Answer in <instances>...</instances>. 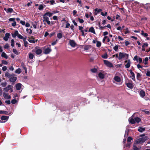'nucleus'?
Here are the masks:
<instances>
[{
  "label": "nucleus",
  "mask_w": 150,
  "mask_h": 150,
  "mask_svg": "<svg viewBox=\"0 0 150 150\" xmlns=\"http://www.w3.org/2000/svg\"><path fill=\"white\" fill-rule=\"evenodd\" d=\"M28 41H29V42L31 43H35V42L34 39H28Z\"/></svg>",
  "instance_id": "54"
},
{
  "label": "nucleus",
  "mask_w": 150,
  "mask_h": 150,
  "mask_svg": "<svg viewBox=\"0 0 150 150\" xmlns=\"http://www.w3.org/2000/svg\"><path fill=\"white\" fill-rule=\"evenodd\" d=\"M133 149L134 150H140L136 146L134 145L133 146Z\"/></svg>",
  "instance_id": "64"
},
{
  "label": "nucleus",
  "mask_w": 150,
  "mask_h": 150,
  "mask_svg": "<svg viewBox=\"0 0 150 150\" xmlns=\"http://www.w3.org/2000/svg\"><path fill=\"white\" fill-rule=\"evenodd\" d=\"M17 79V78L13 75H12L10 77V81L12 82H14L16 81Z\"/></svg>",
  "instance_id": "9"
},
{
  "label": "nucleus",
  "mask_w": 150,
  "mask_h": 150,
  "mask_svg": "<svg viewBox=\"0 0 150 150\" xmlns=\"http://www.w3.org/2000/svg\"><path fill=\"white\" fill-rule=\"evenodd\" d=\"M14 41L13 39H12L11 41V45L12 47L14 46Z\"/></svg>",
  "instance_id": "51"
},
{
  "label": "nucleus",
  "mask_w": 150,
  "mask_h": 150,
  "mask_svg": "<svg viewBox=\"0 0 150 150\" xmlns=\"http://www.w3.org/2000/svg\"><path fill=\"white\" fill-rule=\"evenodd\" d=\"M46 16H49V17H51L52 15H53V13H50V12H46L44 14Z\"/></svg>",
  "instance_id": "31"
},
{
  "label": "nucleus",
  "mask_w": 150,
  "mask_h": 150,
  "mask_svg": "<svg viewBox=\"0 0 150 150\" xmlns=\"http://www.w3.org/2000/svg\"><path fill=\"white\" fill-rule=\"evenodd\" d=\"M147 139L146 137H142L136 140L135 143L136 144H141L144 142Z\"/></svg>",
  "instance_id": "1"
},
{
  "label": "nucleus",
  "mask_w": 150,
  "mask_h": 150,
  "mask_svg": "<svg viewBox=\"0 0 150 150\" xmlns=\"http://www.w3.org/2000/svg\"><path fill=\"white\" fill-rule=\"evenodd\" d=\"M128 130L127 129H126L125 132L124 137H127L128 135Z\"/></svg>",
  "instance_id": "48"
},
{
  "label": "nucleus",
  "mask_w": 150,
  "mask_h": 150,
  "mask_svg": "<svg viewBox=\"0 0 150 150\" xmlns=\"http://www.w3.org/2000/svg\"><path fill=\"white\" fill-rule=\"evenodd\" d=\"M10 36V34L9 33H6L5 34V36L3 38V39L6 41H7Z\"/></svg>",
  "instance_id": "8"
},
{
  "label": "nucleus",
  "mask_w": 150,
  "mask_h": 150,
  "mask_svg": "<svg viewBox=\"0 0 150 150\" xmlns=\"http://www.w3.org/2000/svg\"><path fill=\"white\" fill-rule=\"evenodd\" d=\"M144 8L146 10L150 11V4H147L144 6Z\"/></svg>",
  "instance_id": "20"
},
{
  "label": "nucleus",
  "mask_w": 150,
  "mask_h": 150,
  "mask_svg": "<svg viewBox=\"0 0 150 150\" xmlns=\"http://www.w3.org/2000/svg\"><path fill=\"white\" fill-rule=\"evenodd\" d=\"M91 47V46L90 45H87L85 46L84 47V49L86 51L88 50Z\"/></svg>",
  "instance_id": "32"
},
{
  "label": "nucleus",
  "mask_w": 150,
  "mask_h": 150,
  "mask_svg": "<svg viewBox=\"0 0 150 150\" xmlns=\"http://www.w3.org/2000/svg\"><path fill=\"white\" fill-rule=\"evenodd\" d=\"M139 93L140 96L142 98H143L145 96V92L143 90H141L139 92Z\"/></svg>",
  "instance_id": "14"
},
{
  "label": "nucleus",
  "mask_w": 150,
  "mask_h": 150,
  "mask_svg": "<svg viewBox=\"0 0 150 150\" xmlns=\"http://www.w3.org/2000/svg\"><path fill=\"white\" fill-rule=\"evenodd\" d=\"M45 48L44 49V53L45 54H49L51 51V50L50 47L46 48V46L45 47Z\"/></svg>",
  "instance_id": "5"
},
{
  "label": "nucleus",
  "mask_w": 150,
  "mask_h": 150,
  "mask_svg": "<svg viewBox=\"0 0 150 150\" xmlns=\"http://www.w3.org/2000/svg\"><path fill=\"white\" fill-rule=\"evenodd\" d=\"M126 31H125V34H127V33H129V31L128 30V28H125Z\"/></svg>",
  "instance_id": "60"
},
{
  "label": "nucleus",
  "mask_w": 150,
  "mask_h": 150,
  "mask_svg": "<svg viewBox=\"0 0 150 150\" xmlns=\"http://www.w3.org/2000/svg\"><path fill=\"white\" fill-rule=\"evenodd\" d=\"M141 34L142 36L145 38L146 37L148 36V34L146 33H144V31L142 30L141 31Z\"/></svg>",
  "instance_id": "29"
},
{
  "label": "nucleus",
  "mask_w": 150,
  "mask_h": 150,
  "mask_svg": "<svg viewBox=\"0 0 150 150\" xmlns=\"http://www.w3.org/2000/svg\"><path fill=\"white\" fill-rule=\"evenodd\" d=\"M11 75H12L10 74L9 73L7 72H6L5 74V76L9 78H10Z\"/></svg>",
  "instance_id": "44"
},
{
  "label": "nucleus",
  "mask_w": 150,
  "mask_h": 150,
  "mask_svg": "<svg viewBox=\"0 0 150 150\" xmlns=\"http://www.w3.org/2000/svg\"><path fill=\"white\" fill-rule=\"evenodd\" d=\"M91 71L92 72H93V73H96L97 71V70L96 69V68H93V69H91Z\"/></svg>",
  "instance_id": "57"
},
{
  "label": "nucleus",
  "mask_w": 150,
  "mask_h": 150,
  "mask_svg": "<svg viewBox=\"0 0 150 150\" xmlns=\"http://www.w3.org/2000/svg\"><path fill=\"white\" fill-rule=\"evenodd\" d=\"M148 45L147 43H144L143 44V45L142 46V47L143 48H145L146 47L148 46Z\"/></svg>",
  "instance_id": "49"
},
{
  "label": "nucleus",
  "mask_w": 150,
  "mask_h": 150,
  "mask_svg": "<svg viewBox=\"0 0 150 150\" xmlns=\"http://www.w3.org/2000/svg\"><path fill=\"white\" fill-rule=\"evenodd\" d=\"M88 32L92 33L94 34H96L95 29L93 27H91L88 30Z\"/></svg>",
  "instance_id": "17"
},
{
  "label": "nucleus",
  "mask_w": 150,
  "mask_h": 150,
  "mask_svg": "<svg viewBox=\"0 0 150 150\" xmlns=\"http://www.w3.org/2000/svg\"><path fill=\"white\" fill-rule=\"evenodd\" d=\"M145 130V128L140 127L138 129V131L140 132H142Z\"/></svg>",
  "instance_id": "24"
},
{
  "label": "nucleus",
  "mask_w": 150,
  "mask_h": 150,
  "mask_svg": "<svg viewBox=\"0 0 150 150\" xmlns=\"http://www.w3.org/2000/svg\"><path fill=\"white\" fill-rule=\"evenodd\" d=\"M15 18H11L9 19L8 20L10 21H15Z\"/></svg>",
  "instance_id": "62"
},
{
  "label": "nucleus",
  "mask_w": 150,
  "mask_h": 150,
  "mask_svg": "<svg viewBox=\"0 0 150 150\" xmlns=\"http://www.w3.org/2000/svg\"><path fill=\"white\" fill-rule=\"evenodd\" d=\"M107 12H106L105 13H103V12H101V15L103 16H106L107 15Z\"/></svg>",
  "instance_id": "61"
},
{
  "label": "nucleus",
  "mask_w": 150,
  "mask_h": 150,
  "mask_svg": "<svg viewBox=\"0 0 150 150\" xmlns=\"http://www.w3.org/2000/svg\"><path fill=\"white\" fill-rule=\"evenodd\" d=\"M127 86L130 89H132L133 88V86L132 83L130 82L127 83Z\"/></svg>",
  "instance_id": "21"
},
{
  "label": "nucleus",
  "mask_w": 150,
  "mask_h": 150,
  "mask_svg": "<svg viewBox=\"0 0 150 150\" xmlns=\"http://www.w3.org/2000/svg\"><path fill=\"white\" fill-rule=\"evenodd\" d=\"M133 140L132 138L131 137H128L127 141L128 142H131L132 140Z\"/></svg>",
  "instance_id": "41"
},
{
  "label": "nucleus",
  "mask_w": 150,
  "mask_h": 150,
  "mask_svg": "<svg viewBox=\"0 0 150 150\" xmlns=\"http://www.w3.org/2000/svg\"><path fill=\"white\" fill-rule=\"evenodd\" d=\"M2 63L4 64L7 65L8 64V62L6 61L2 60L1 61Z\"/></svg>",
  "instance_id": "58"
},
{
  "label": "nucleus",
  "mask_w": 150,
  "mask_h": 150,
  "mask_svg": "<svg viewBox=\"0 0 150 150\" xmlns=\"http://www.w3.org/2000/svg\"><path fill=\"white\" fill-rule=\"evenodd\" d=\"M43 22H46L48 20H49V18L47 17V16L44 14L43 16Z\"/></svg>",
  "instance_id": "22"
},
{
  "label": "nucleus",
  "mask_w": 150,
  "mask_h": 150,
  "mask_svg": "<svg viewBox=\"0 0 150 150\" xmlns=\"http://www.w3.org/2000/svg\"><path fill=\"white\" fill-rule=\"evenodd\" d=\"M11 102L12 104H15L17 102V100L15 99H13L11 100Z\"/></svg>",
  "instance_id": "55"
},
{
  "label": "nucleus",
  "mask_w": 150,
  "mask_h": 150,
  "mask_svg": "<svg viewBox=\"0 0 150 150\" xmlns=\"http://www.w3.org/2000/svg\"><path fill=\"white\" fill-rule=\"evenodd\" d=\"M128 57L129 55L128 54L121 52L119 53V59L122 58H124L125 59H127L128 58Z\"/></svg>",
  "instance_id": "2"
},
{
  "label": "nucleus",
  "mask_w": 150,
  "mask_h": 150,
  "mask_svg": "<svg viewBox=\"0 0 150 150\" xmlns=\"http://www.w3.org/2000/svg\"><path fill=\"white\" fill-rule=\"evenodd\" d=\"M73 15L74 16H77V15H76V14L77 13V11L76 10H74L73 12Z\"/></svg>",
  "instance_id": "52"
},
{
  "label": "nucleus",
  "mask_w": 150,
  "mask_h": 150,
  "mask_svg": "<svg viewBox=\"0 0 150 150\" xmlns=\"http://www.w3.org/2000/svg\"><path fill=\"white\" fill-rule=\"evenodd\" d=\"M8 116H2L1 117V120L3 122H6L8 120Z\"/></svg>",
  "instance_id": "6"
},
{
  "label": "nucleus",
  "mask_w": 150,
  "mask_h": 150,
  "mask_svg": "<svg viewBox=\"0 0 150 150\" xmlns=\"http://www.w3.org/2000/svg\"><path fill=\"white\" fill-rule=\"evenodd\" d=\"M98 76L100 79H103L104 77V75L101 73H100L98 74Z\"/></svg>",
  "instance_id": "30"
},
{
  "label": "nucleus",
  "mask_w": 150,
  "mask_h": 150,
  "mask_svg": "<svg viewBox=\"0 0 150 150\" xmlns=\"http://www.w3.org/2000/svg\"><path fill=\"white\" fill-rule=\"evenodd\" d=\"M34 57V55L32 53H29V57L30 59H33Z\"/></svg>",
  "instance_id": "38"
},
{
  "label": "nucleus",
  "mask_w": 150,
  "mask_h": 150,
  "mask_svg": "<svg viewBox=\"0 0 150 150\" xmlns=\"http://www.w3.org/2000/svg\"><path fill=\"white\" fill-rule=\"evenodd\" d=\"M24 42V46L25 47H27L28 46V43L27 41H26V38L24 39V40H23Z\"/></svg>",
  "instance_id": "37"
},
{
  "label": "nucleus",
  "mask_w": 150,
  "mask_h": 150,
  "mask_svg": "<svg viewBox=\"0 0 150 150\" xmlns=\"http://www.w3.org/2000/svg\"><path fill=\"white\" fill-rule=\"evenodd\" d=\"M44 8L42 4H40L39 6L38 9L40 10H42Z\"/></svg>",
  "instance_id": "42"
},
{
  "label": "nucleus",
  "mask_w": 150,
  "mask_h": 150,
  "mask_svg": "<svg viewBox=\"0 0 150 150\" xmlns=\"http://www.w3.org/2000/svg\"><path fill=\"white\" fill-rule=\"evenodd\" d=\"M18 38L22 39L23 40H24V39H26V38H24L22 35L19 34L18 35Z\"/></svg>",
  "instance_id": "40"
},
{
  "label": "nucleus",
  "mask_w": 150,
  "mask_h": 150,
  "mask_svg": "<svg viewBox=\"0 0 150 150\" xmlns=\"http://www.w3.org/2000/svg\"><path fill=\"white\" fill-rule=\"evenodd\" d=\"M78 20L80 23H83L84 22V20L83 19H81L80 18H78Z\"/></svg>",
  "instance_id": "56"
},
{
  "label": "nucleus",
  "mask_w": 150,
  "mask_h": 150,
  "mask_svg": "<svg viewBox=\"0 0 150 150\" xmlns=\"http://www.w3.org/2000/svg\"><path fill=\"white\" fill-rule=\"evenodd\" d=\"M13 51L15 54L18 55L19 54V53L15 49H13Z\"/></svg>",
  "instance_id": "43"
},
{
  "label": "nucleus",
  "mask_w": 150,
  "mask_h": 150,
  "mask_svg": "<svg viewBox=\"0 0 150 150\" xmlns=\"http://www.w3.org/2000/svg\"><path fill=\"white\" fill-rule=\"evenodd\" d=\"M133 60L134 61H136L137 62H139V63H141L142 62V60L141 58L139 57L137 55H136L134 56L133 58Z\"/></svg>",
  "instance_id": "4"
},
{
  "label": "nucleus",
  "mask_w": 150,
  "mask_h": 150,
  "mask_svg": "<svg viewBox=\"0 0 150 150\" xmlns=\"http://www.w3.org/2000/svg\"><path fill=\"white\" fill-rule=\"evenodd\" d=\"M21 84L18 83L16 85V90H19L21 88Z\"/></svg>",
  "instance_id": "18"
},
{
  "label": "nucleus",
  "mask_w": 150,
  "mask_h": 150,
  "mask_svg": "<svg viewBox=\"0 0 150 150\" xmlns=\"http://www.w3.org/2000/svg\"><path fill=\"white\" fill-rule=\"evenodd\" d=\"M118 46L117 45H115L113 47V49L116 52H117L118 50Z\"/></svg>",
  "instance_id": "53"
},
{
  "label": "nucleus",
  "mask_w": 150,
  "mask_h": 150,
  "mask_svg": "<svg viewBox=\"0 0 150 150\" xmlns=\"http://www.w3.org/2000/svg\"><path fill=\"white\" fill-rule=\"evenodd\" d=\"M146 75L150 77V71H148L146 72Z\"/></svg>",
  "instance_id": "63"
},
{
  "label": "nucleus",
  "mask_w": 150,
  "mask_h": 150,
  "mask_svg": "<svg viewBox=\"0 0 150 150\" xmlns=\"http://www.w3.org/2000/svg\"><path fill=\"white\" fill-rule=\"evenodd\" d=\"M11 88V86L10 85H8L6 87L4 88L3 90L7 92Z\"/></svg>",
  "instance_id": "15"
},
{
  "label": "nucleus",
  "mask_w": 150,
  "mask_h": 150,
  "mask_svg": "<svg viewBox=\"0 0 150 150\" xmlns=\"http://www.w3.org/2000/svg\"><path fill=\"white\" fill-rule=\"evenodd\" d=\"M1 56L2 57L5 58L6 59H7L8 56L4 52H2V53Z\"/></svg>",
  "instance_id": "27"
},
{
  "label": "nucleus",
  "mask_w": 150,
  "mask_h": 150,
  "mask_svg": "<svg viewBox=\"0 0 150 150\" xmlns=\"http://www.w3.org/2000/svg\"><path fill=\"white\" fill-rule=\"evenodd\" d=\"M129 123L132 124H134L135 123V120L132 118H129Z\"/></svg>",
  "instance_id": "23"
},
{
  "label": "nucleus",
  "mask_w": 150,
  "mask_h": 150,
  "mask_svg": "<svg viewBox=\"0 0 150 150\" xmlns=\"http://www.w3.org/2000/svg\"><path fill=\"white\" fill-rule=\"evenodd\" d=\"M45 4H49L50 5H52L55 4V1L54 0H50V1H47Z\"/></svg>",
  "instance_id": "19"
},
{
  "label": "nucleus",
  "mask_w": 150,
  "mask_h": 150,
  "mask_svg": "<svg viewBox=\"0 0 150 150\" xmlns=\"http://www.w3.org/2000/svg\"><path fill=\"white\" fill-rule=\"evenodd\" d=\"M3 95L5 99H9L11 98V96H8V93L4 92L3 93Z\"/></svg>",
  "instance_id": "13"
},
{
  "label": "nucleus",
  "mask_w": 150,
  "mask_h": 150,
  "mask_svg": "<svg viewBox=\"0 0 150 150\" xmlns=\"http://www.w3.org/2000/svg\"><path fill=\"white\" fill-rule=\"evenodd\" d=\"M130 73L132 75L131 78L134 81L135 80V75L134 73L131 70L129 71Z\"/></svg>",
  "instance_id": "16"
},
{
  "label": "nucleus",
  "mask_w": 150,
  "mask_h": 150,
  "mask_svg": "<svg viewBox=\"0 0 150 150\" xmlns=\"http://www.w3.org/2000/svg\"><path fill=\"white\" fill-rule=\"evenodd\" d=\"M9 45L7 43L5 44L4 46V48L5 49H8L9 48Z\"/></svg>",
  "instance_id": "59"
},
{
  "label": "nucleus",
  "mask_w": 150,
  "mask_h": 150,
  "mask_svg": "<svg viewBox=\"0 0 150 150\" xmlns=\"http://www.w3.org/2000/svg\"><path fill=\"white\" fill-rule=\"evenodd\" d=\"M33 51L35 52L37 55H39L42 52V50L40 49H36L33 50Z\"/></svg>",
  "instance_id": "11"
},
{
  "label": "nucleus",
  "mask_w": 150,
  "mask_h": 150,
  "mask_svg": "<svg viewBox=\"0 0 150 150\" xmlns=\"http://www.w3.org/2000/svg\"><path fill=\"white\" fill-rule=\"evenodd\" d=\"M21 72V69L20 68H18L15 71V73L17 74H19Z\"/></svg>",
  "instance_id": "34"
},
{
  "label": "nucleus",
  "mask_w": 150,
  "mask_h": 150,
  "mask_svg": "<svg viewBox=\"0 0 150 150\" xmlns=\"http://www.w3.org/2000/svg\"><path fill=\"white\" fill-rule=\"evenodd\" d=\"M7 83L6 82L2 83L0 85L3 87H5L7 85Z\"/></svg>",
  "instance_id": "47"
},
{
  "label": "nucleus",
  "mask_w": 150,
  "mask_h": 150,
  "mask_svg": "<svg viewBox=\"0 0 150 150\" xmlns=\"http://www.w3.org/2000/svg\"><path fill=\"white\" fill-rule=\"evenodd\" d=\"M21 66L22 68L25 71V73H26L27 72V69L24 65V64L23 63H22L21 64Z\"/></svg>",
  "instance_id": "33"
},
{
  "label": "nucleus",
  "mask_w": 150,
  "mask_h": 150,
  "mask_svg": "<svg viewBox=\"0 0 150 150\" xmlns=\"http://www.w3.org/2000/svg\"><path fill=\"white\" fill-rule=\"evenodd\" d=\"M69 44L73 47H75L76 43L75 41L73 40H69Z\"/></svg>",
  "instance_id": "10"
},
{
  "label": "nucleus",
  "mask_w": 150,
  "mask_h": 150,
  "mask_svg": "<svg viewBox=\"0 0 150 150\" xmlns=\"http://www.w3.org/2000/svg\"><path fill=\"white\" fill-rule=\"evenodd\" d=\"M102 10L100 9H98L97 8H96L95 9V14L96 15H97Z\"/></svg>",
  "instance_id": "25"
},
{
  "label": "nucleus",
  "mask_w": 150,
  "mask_h": 150,
  "mask_svg": "<svg viewBox=\"0 0 150 150\" xmlns=\"http://www.w3.org/2000/svg\"><path fill=\"white\" fill-rule=\"evenodd\" d=\"M114 79L117 82H119L120 81V79L118 76H115L114 77Z\"/></svg>",
  "instance_id": "28"
},
{
  "label": "nucleus",
  "mask_w": 150,
  "mask_h": 150,
  "mask_svg": "<svg viewBox=\"0 0 150 150\" xmlns=\"http://www.w3.org/2000/svg\"><path fill=\"white\" fill-rule=\"evenodd\" d=\"M103 62L107 66L110 67H113V64L110 62L105 60H103Z\"/></svg>",
  "instance_id": "3"
},
{
  "label": "nucleus",
  "mask_w": 150,
  "mask_h": 150,
  "mask_svg": "<svg viewBox=\"0 0 150 150\" xmlns=\"http://www.w3.org/2000/svg\"><path fill=\"white\" fill-rule=\"evenodd\" d=\"M101 46V42L99 41H97L96 43V46L98 47H99Z\"/></svg>",
  "instance_id": "46"
},
{
  "label": "nucleus",
  "mask_w": 150,
  "mask_h": 150,
  "mask_svg": "<svg viewBox=\"0 0 150 150\" xmlns=\"http://www.w3.org/2000/svg\"><path fill=\"white\" fill-rule=\"evenodd\" d=\"M125 63H127V64L125 65V67L126 68H129L131 64V62L129 59H128L127 60H125Z\"/></svg>",
  "instance_id": "7"
},
{
  "label": "nucleus",
  "mask_w": 150,
  "mask_h": 150,
  "mask_svg": "<svg viewBox=\"0 0 150 150\" xmlns=\"http://www.w3.org/2000/svg\"><path fill=\"white\" fill-rule=\"evenodd\" d=\"M102 57L103 58L107 59L108 58V55L106 53L102 55Z\"/></svg>",
  "instance_id": "45"
},
{
  "label": "nucleus",
  "mask_w": 150,
  "mask_h": 150,
  "mask_svg": "<svg viewBox=\"0 0 150 150\" xmlns=\"http://www.w3.org/2000/svg\"><path fill=\"white\" fill-rule=\"evenodd\" d=\"M135 122H136L137 123L141 121L139 117H136L134 118Z\"/></svg>",
  "instance_id": "36"
},
{
  "label": "nucleus",
  "mask_w": 150,
  "mask_h": 150,
  "mask_svg": "<svg viewBox=\"0 0 150 150\" xmlns=\"http://www.w3.org/2000/svg\"><path fill=\"white\" fill-rule=\"evenodd\" d=\"M26 31L27 32L30 34H31L32 32V31L31 29L27 28L26 29Z\"/></svg>",
  "instance_id": "39"
},
{
  "label": "nucleus",
  "mask_w": 150,
  "mask_h": 150,
  "mask_svg": "<svg viewBox=\"0 0 150 150\" xmlns=\"http://www.w3.org/2000/svg\"><path fill=\"white\" fill-rule=\"evenodd\" d=\"M57 37L59 39H61L62 38V35L61 33H59L57 34Z\"/></svg>",
  "instance_id": "35"
},
{
  "label": "nucleus",
  "mask_w": 150,
  "mask_h": 150,
  "mask_svg": "<svg viewBox=\"0 0 150 150\" xmlns=\"http://www.w3.org/2000/svg\"><path fill=\"white\" fill-rule=\"evenodd\" d=\"M65 21H66V22L67 23L66 24V26H65V28H69V26L70 25V24L69 23H68V22L66 21V20H65Z\"/></svg>",
  "instance_id": "50"
},
{
  "label": "nucleus",
  "mask_w": 150,
  "mask_h": 150,
  "mask_svg": "<svg viewBox=\"0 0 150 150\" xmlns=\"http://www.w3.org/2000/svg\"><path fill=\"white\" fill-rule=\"evenodd\" d=\"M18 32L17 30L14 33V34L12 35V36L13 38H15L17 36H18Z\"/></svg>",
  "instance_id": "26"
},
{
  "label": "nucleus",
  "mask_w": 150,
  "mask_h": 150,
  "mask_svg": "<svg viewBox=\"0 0 150 150\" xmlns=\"http://www.w3.org/2000/svg\"><path fill=\"white\" fill-rule=\"evenodd\" d=\"M4 11L8 13H11L13 11V9L11 8H9L8 9H7L6 8H4Z\"/></svg>",
  "instance_id": "12"
}]
</instances>
